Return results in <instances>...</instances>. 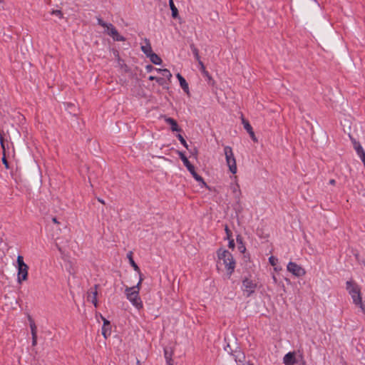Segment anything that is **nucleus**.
<instances>
[{
	"mask_svg": "<svg viewBox=\"0 0 365 365\" xmlns=\"http://www.w3.org/2000/svg\"><path fill=\"white\" fill-rule=\"evenodd\" d=\"M302 365H306V362L304 361H302Z\"/></svg>",
	"mask_w": 365,
	"mask_h": 365,
	"instance_id": "obj_43",
	"label": "nucleus"
},
{
	"mask_svg": "<svg viewBox=\"0 0 365 365\" xmlns=\"http://www.w3.org/2000/svg\"><path fill=\"white\" fill-rule=\"evenodd\" d=\"M176 77L178 79L181 88H182V90L185 93H189V86H188V83H187L186 80L180 73H178L176 75Z\"/></svg>",
	"mask_w": 365,
	"mask_h": 365,
	"instance_id": "obj_15",
	"label": "nucleus"
},
{
	"mask_svg": "<svg viewBox=\"0 0 365 365\" xmlns=\"http://www.w3.org/2000/svg\"><path fill=\"white\" fill-rule=\"evenodd\" d=\"M102 334L105 339H107L108 336L110 334V326H103L102 327Z\"/></svg>",
	"mask_w": 365,
	"mask_h": 365,
	"instance_id": "obj_21",
	"label": "nucleus"
},
{
	"mask_svg": "<svg viewBox=\"0 0 365 365\" xmlns=\"http://www.w3.org/2000/svg\"><path fill=\"white\" fill-rule=\"evenodd\" d=\"M169 6L172 11V16L174 19H177L178 17V10L177 7L175 6L173 0H169Z\"/></svg>",
	"mask_w": 365,
	"mask_h": 365,
	"instance_id": "obj_19",
	"label": "nucleus"
},
{
	"mask_svg": "<svg viewBox=\"0 0 365 365\" xmlns=\"http://www.w3.org/2000/svg\"><path fill=\"white\" fill-rule=\"evenodd\" d=\"M51 220L55 223V224H59V222L58 221L57 218L56 217H51Z\"/></svg>",
	"mask_w": 365,
	"mask_h": 365,
	"instance_id": "obj_39",
	"label": "nucleus"
},
{
	"mask_svg": "<svg viewBox=\"0 0 365 365\" xmlns=\"http://www.w3.org/2000/svg\"><path fill=\"white\" fill-rule=\"evenodd\" d=\"M328 183L330 185L335 186L336 184V180L334 179H331V180H329Z\"/></svg>",
	"mask_w": 365,
	"mask_h": 365,
	"instance_id": "obj_37",
	"label": "nucleus"
},
{
	"mask_svg": "<svg viewBox=\"0 0 365 365\" xmlns=\"http://www.w3.org/2000/svg\"><path fill=\"white\" fill-rule=\"evenodd\" d=\"M143 280V278L140 277L135 286L130 287H126L125 289V294L127 299L138 310L141 309L143 307V302L139 296Z\"/></svg>",
	"mask_w": 365,
	"mask_h": 365,
	"instance_id": "obj_1",
	"label": "nucleus"
},
{
	"mask_svg": "<svg viewBox=\"0 0 365 365\" xmlns=\"http://www.w3.org/2000/svg\"><path fill=\"white\" fill-rule=\"evenodd\" d=\"M243 292L249 297L253 294L257 287V283L253 280L246 278L242 282Z\"/></svg>",
	"mask_w": 365,
	"mask_h": 365,
	"instance_id": "obj_9",
	"label": "nucleus"
},
{
	"mask_svg": "<svg viewBox=\"0 0 365 365\" xmlns=\"http://www.w3.org/2000/svg\"><path fill=\"white\" fill-rule=\"evenodd\" d=\"M52 15L57 16L58 18L62 19L63 18V13L60 10H53L51 11Z\"/></svg>",
	"mask_w": 365,
	"mask_h": 365,
	"instance_id": "obj_27",
	"label": "nucleus"
},
{
	"mask_svg": "<svg viewBox=\"0 0 365 365\" xmlns=\"http://www.w3.org/2000/svg\"><path fill=\"white\" fill-rule=\"evenodd\" d=\"M148 79L150 81H154L155 80L158 83L162 84V78H158V77H155V76H149Z\"/></svg>",
	"mask_w": 365,
	"mask_h": 365,
	"instance_id": "obj_30",
	"label": "nucleus"
},
{
	"mask_svg": "<svg viewBox=\"0 0 365 365\" xmlns=\"http://www.w3.org/2000/svg\"><path fill=\"white\" fill-rule=\"evenodd\" d=\"M128 257L129 259V262H130V264H131V266L133 267V269H135V271H136L138 274H139V277H143V275H142V273L140 270V268L137 265V264L135 262V261L133 260V257H132V253L130 252L128 255Z\"/></svg>",
	"mask_w": 365,
	"mask_h": 365,
	"instance_id": "obj_16",
	"label": "nucleus"
},
{
	"mask_svg": "<svg viewBox=\"0 0 365 365\" xmlns=\"http://www.w3.org/2000/svg\"><path fill=\"white\" fill-rule=\"evenodd\" d=\"M346 289L351 296L353 303L358 306L365 314V306L362 302V296L360 287L354 282L350 280L346 283Z\"/></svg>",
	"mask_w": 365,
	"mask_h": 365,
	"instance_id": "obj_3",
	"label": "nucleus"
},
{
	"mask_svg": "<svg viewBox=\"0 0 365 365\" xmlns=\"http://www.w3.org/2000/svg\"><path fill=\"white\" fill-rule=\"evenodd\" d=\"M277 262H278V259L275 257L271 256L269 257V262L270 263L271 265L275 266L277 264Z\"/></svg>",
	"mask_w": 365,
	"mask_h": 365,
	"instance_id": "obj_26",
	"label": "nucleus"
},
{
	"mask_svg": "<svg viewBox=\"0 0 365 365\" xmlns=\"http://www.w3.org/2000/svg\"><path fill=\"white\" fill-rule=\"evenodd\" d=\"M148 57L150 58V61L155 65H160L162 63V59L160 57L153 52Z\"/></svg>",
	"mask_w": 365,
	"mask_h": 365,
	"instance_id": "obj_17",
	"label": "nucleus"
},
{
	"mask_svg": "<svg viewBox=\"0 0 365 365\" xmlns=\"http://www.w3.org/2000/svg\"><path fill=\"white\" fill-rule=\"evenodd\" d=\"M0 2H1V0H0Z\"/></svg>",
	"mask_w": 365,
	"mask_h": 365,
	"instance_id": "obj_45",
	"label": "nucleus"
},
{
	"mask_svg": "<svg viewBox=\"0 0 365 365\" xmlns=\"http://www.w3.org/2000/svg\"><path fill=\"white\" fill-rule=\"evenodd\" d=\"M145 44L141 46V51L148 57L150 53H153L152 47L150 41L148 38L144 39Z\"/></svg>",
	"mask_w": 365,
	"mask_h": 365,
	"instance_id": "obj_14",
	"label": "nucleus"
},
{
	"mask_svg": "<svg viewBox=\"0 0 365 365\" xmlns=\"http://www.w3.org/2000/svg\"><path fill=\"white\" fill-rule=\"evenodd\" d=\"M146 69H147L148 71H151L153 69L155 70V68L153 66H151V65L147 66H146Z\"/></svg>",
	"mask_w": 365,
	"mask_h": 365,
	"instance_id": "obj_38",
	"label": "nucleus"
},
{
	"mask_svg": "<svg viewBox=\"0 0 365 365\" xmlns=\"http://www.w3.org/2000/svg\"><path fill=\"white\" fill-rule=\"evenodd\" d=\"M237 241L242 242L241 239H239L238 237L237 238Z\"/></svg>",
	"mask_w": 365,
	"mask_h": 365,
	"instance_id": "obj_42",
	"label": "nucleus"
},
{
	"mask_svg": "<svg viewBox=\"0 0 365 365\" xmlns=\"http://www.w3.org/2000/svg\"><path fill=\"white\" fill-rule=\"evenodd\" d=\"M17 282L21 284L28 279L29 266L24 262V257L18 255L16 258Z\"/></svg>",
	"mask_w": 365,
	"mask_h": 365,
	"instance_id": "obj_4",
	"label": "nucleus"
},
{
	"mask_svg": "<svg viewBox=\"0 0 365 365\" xmlns=\"http://www.w3.org/2000/svg\"><path fill=\"white\" fill-rule=\"evenodd\" d=\"M2 163H3V164L4 165L5 168H6V169H9V163H8V161H7L6 158V156H5V150H3Z\"/></svg>",
	"mask_w": 365,
	"mask_h": 365,
	"instance_id": "obj_28",
	"label": "nucleus"
},
{
	"mask_svg": "<svg viewBox=\"0 0 365 365\" xmlns=\"http://www.w3.org/2000/svg\"><path fill=\"white\" fill-rule=\"evenodd\" d=\"M98 285L95 284L93 287L91 288L87 292V300L91 302L95 307H97L98 305Z\"/></svg>",
	"mask_w": 365,
	"mask_h": 365,
	"instance_id": "obj_10",
	"label": "nucleus"
},
{
	"mask_svg": "<svg viewBox=\"0 0 365 365\" xmlns=\"http://www.w3.org/2000/svg\"><path fill=\"white\" fill-rule=\"evenodd\" d=\"M229 247L231 248V249H234L235 248V242H234V240L233 239H230L229 240V245H228Z\"/></svg>",
	"mask_w": 365,
	"mask_h": 365,
	"instance_id": "obj_33",
	"label": "nucleus"
},
{
	"mask_svg": "<svg viewBox=\"0 0 365 365\" xmlns=\"http://www.w3.org/2000/svg\"><path fill=\"white\" fill-rule=\"evenodd\" d=\"M242 123L244 125V128L247 131V133L250 132L251 130H252V128L251 126V125L250 124V123L247 120H245L244 119L242 120Z\"/></svg>",
	"mask_w": 365,
	"mask_h": 365,
	"instance_id": "obj_24",
	"label": "nucleus"
},
{
	"mask_svg": "<svg viewBox=\"0 0 365 365\" xmlns=\"http://www.w3.org/2000/svg\"><path fill=\"white\" fill-rule=\"evenodd\" d=\"M198 64L200 66V70L202 73L206 70L205 66L201 60H199Z\"/></svg>",
	"mask_w": 365,
	"mask_h": 365,
	"instance_id": "obj_31",
	"label": "nucleus"
},
{
	"mask_svg": "<svg viewBox=\"0 0 365 365\" xmlns=\"http://www.w3.org/2000/svg\"><path fill=\"white\" fill-rule=\"evenodd\" d=\"M225 232H226L227 239V240H230L232 238V232H231V231L230 230V229L228 228L227 226H225Z\"/></svg>",
	"mask_w": 365,
	"mask_h": 365,
	"instance_id": "obj_29",
	"label": "nucleus"
},
{
	"mask_svg": "<svg viewBox=\"0 0 365 365\" xmlns=\"http://www.w3.org/2000/svg\"><path fill=\"white\" fill-rule=\"evenodd\" d=\"M155 71L160 73L163 77L166 78L168 80H170L172 77L170 71L167 68H155Z\"/></svg>",
	"mask_w": 365,
	"mask_h": 365,
	"instance_id": "obj_20",
	"label": "nucleus"
},
{
	"mask_svg": "<svg viewBox=\"0 0 365 365\" xmlns=\"http://www.w3.org/2000/svg\"><path fill=\"white\" fill-rule=\"evenodd\" d=\"M283 363L285 365H294L296 363L295 353L289 352L283 358Z\"/></svg>",
	"mask_w": 365,
	"mask_h": 365,
	"instance_id": "obj_13",
	"label": "nucleus"
},
{
	"mask_svg": "<svg viewBox=\"0 0 365 365\" xmlns=\"http://www.w3.org/2000/svg\"><path fill=\"white\" fill-rule=\"evenodd\" d=\"M165 357H167V351H165Z\"/></svg>",
	"mask_w": 365,
	"mask_h": 365,
	"instance_id": "obj_44",
	"label": "nucleus"
},
{
	"mask_svg": "<svg viewBox=\"0 0 365 365\" xmlns=\"http://www.w3.org/2000/svg\"><path fill=\"white\" fill-rule=\"evenodd\" d=\"M217 264L224 265L227 272L229 275H231L235 268V260L233 258L232 255L227 250L220 248L217 251Z\"/></svg>",
	"mask_w": 365,
	"mask_h": 365,
	"instance_id": "obj_2",
	"label": "nucleus"
},
{
	"mask_svg": "<svg viewBox=\"0 0 365 365\" xmlns=\"http://www.w3.org/2000/svg\"><path fill=\"white\" fill-rule=\"evenodd\" d=\"M177 138H178V140H180V143H181V144H182L185 148H188V145H187V143L186 140H185V138L182 137V135L178 134V135H177Z\"/></svg>",
	"mask_w": 365,
	"mask_h": 365,
	"instance_id": "obj_25",
	"label": "nucleus"
},
{
	"mask_svg": "<svg viewBox=\"0 0 365 365\" xmlns=\"http://www.w3.org/2000/svg\"><path fill=\"white\" fill-rule=\"evenodd\" d=\"M274 269H275L276 271H277V270H281V268L278 269V267H274Z\"/></svg>",
	"mask_w": 365,
	"mask_h": 365,
	"instance_id": "obj_41",
	"label": "nucleus"
},
{
	"mask_svg": "<svg viewBox=\"0 0 365 365\" xmlns=\"http://www.w3.org/2000/svg\"><path fill=\"white\" fill-rule=\"evenodd\" d=\"M224 154L225 156L226 163L229 168V170L232 174H236L237 172L236 159L234 155L232 148L230 146L225 145L224 147Z\"/></svg>",
	"mask_w": 365,
	"mask_h": 365,
	"instance_id": "obj_6",
	"label": "nucleus"
},
{
	"mask_svg": "<svg viewBox=\"0 0 365 365\" xmlns=\"http://www.w3.org/2000/svg\"><path fill=\"white\" fill-rule=\"evenodd\" d=\"M180 158L182 160L184 165L187 168V169L189 170V172L191 173L192 177L197 181V182H203L202 178L199 175L195 170V167L193 165L190 163V162L188 160L187 157L182 153H179Z\"/></svg>",
	"mask_w": 365,
	"mask_h": 365,
	"instance_id": "obj_7",
	"label": "nucleus"
},
{
	"mask_svg": "<svg viewBox=\"0 0 365 365\" xmlns=\"http://www.w3.org/2000/svg\"><path fill=\"white\" fill-rule=\"evenodd\" d=\"M29 325L31 329V333L32 336H37V327L34 319L29 317Z\"/></svg>",
	"mask_w": 365,
	"mask_h": 365,
	"instance_id": "obj_18",
	"label": "nucleus"
},
{
	"mask_svg": "<svg viewBox=\"0 0 365 365\" xmlns=\"http://www.w3.org/2000/svg\"><path fill=\"white\" fill-rule=\"evenodd\" d=\"M287 269L294 276L297 277H300L306 274V270L302 266L293 262H289L288 263Z\"/></svg>",
	"mask_w": 365,
	"mask_h": 365,
	"instance_id": "obj_8",
	"label": "nucleus"
},
{
	"mask_svg": "<svg viewBox=\"0 0 365 365\" xmlns=\"http://www.w3.org/2000/svg\"><path fill=\"white\" fill-rule=\"evenodd\" d=\"M251 137V138L254 140V141H257V139H256V137H255V133L252 130H251L250 132L248 133Z\"/></svg>",
	"mask_w": 365,
	"mask_h": 365,
	"instance_id": "obj_34",
	"label": "nucleus"
},
{
	"mask_svg": "<svg viewBox=\"0 0 365 365\" xmlns=\"http://www.w3.org/2000/svg\"><path fill=\"white\" fill-rule=\"evenodd\" d=\"M98 25L106 29V34L115 41H125V38L120 35L115 27L110 23L104 22L101 18L98 19Z\"/></svg>",
	"mask_w": 365,
	"mask_h": 365,
	"instance_id": "obj_5",
	"label": "nucleus"
},
{
	"mask_svg": "<svg viewBox=\"0 0 365 365\" xmlns=\"http://www.w3.org/2000/svg\"><path fill=\"white\" fill-rule=\"evenodd\" d=\"M232 191L235 194V197L236 198H239L240 197V187H239V185L238 184H235L234 185L232 186Z\"/></svg>",
	"mask_w": 365,
	"mask_h": 365,
	"instance_id": "obj_23",
	"label": "nucleus"
},
{
	"mask_svg": "<svg viewBox=\"0 0 365 365\" xmlns=\"http://www.w3.org/2000/svg\"><path fill=\"white\" fill-rule=\"evenodd\" d=\"M272 279H273L274 283L277 282V277L274 275L272 276Z\"/></svg>",
	"mask_w": 365,
	"mask_h": 365,
	"instance_id": "obj_40",
	"label": "nucleus"
},
{
	"mask_svg": "<svg viewBox=\"0 0 365 365\" xmlns=\"http://www.w3.org/2000/svg\"><path fill=\"white\" fill-rule=\"evenodd\" d=\"M190 48L195 56V59L199 61V60H200V55H199V51L198 49L195 47V46L192 43L190 45Z\"/></svg>",
	"mask_w": 365,
	"mask_h": 365,
	"instance_id": "obj_22",
	"label": "nucleus"
},
{
	"mask_svg": "<svg viewBox=\"0 0 365 365\" xmlns=\"http://www.w3.org/2000/svg\"><path fill=\"white\" fill-rule=\"evenodd\" d=\"M352 143L354 145V148L356 150V154L360 158L361 161L365 160V151L362 148L361 145L359 142H357L356 140H352Z\"/></svg>",
	"mask_w": 365,
	"mask_h": 365,
	"instance_id": "obj_12",
	"label": "nucleus"
},
{
	"mask_svg": "<svg viewBox=\"0 0 365 365\" xmlns=\"http://www.w3.org/2000/svg\"><path fill=\"white\" fill-rule=\"evenodd\" d=\"M37 344V336H32V346H35Z\"/></svg>",
	"mask_w": 365,
	"mask_h": 365,
	"instance_id": "obj_35",
	"label": "nucleus"
},
{
	"mask_svg": "<svg viewBox=\"0 0 365 365\" xmlns=\"http://www.w3.org/2000/svg\"><path fill=\"white\" fill-rule=\"evenodd\" d=\"M102 319H103V326H108L109 327L110 326V322L108 320H107L106 319H105L104 317H102Z\"/></svg>",
	"mask_w": 365,
	"mask_h": 365,
	"instance_id": "obj_36",
	"label": "nucleus"
},
{
	"mask_svg": "<svg viewBox=\"0 0 365 365\" xmlns=\"http://www.w3.org/2000/svg\"><path fill=\"white\" fill-rule=\"evenodd\" d=\"M161 118L164 119V120L168 124L170 125V129L172 131H181V129L179 127L177 121L170 118V117H168L167 115H161L160 116Z\"/></svg>",
	"mask_w": 365,
	"mask_h": 365,
	"instance_id": "obj_11",
	"label": "nucleus"
},
{
	"mask_svg": "<svg viewBox=\"0 0 365 365\" xmlns=\"http://www.w3.org/2000/svg\"><path fill=\"white\" fill-rule=\"evenodd\" d=\"M202 74L205 77H206L208 79V81L212 80L211 76L210 75L209 72L207 70L204 71L202 72Z\"/></svg>",
	"mask_w": 365,
	"mask_h": 365,
	"instance_id": "obj_32",
	"label": "nucleus"
}]
</instances>
